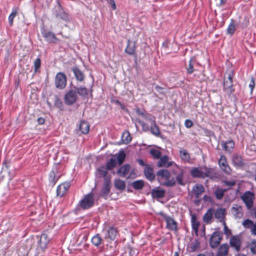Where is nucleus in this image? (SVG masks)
I'll return each mask as SVG.
<instances>
[{"mask_svg":"<svg viewBox=\"0 0 256 256\" xmlns=\"http://www.w3.org/2000/svg\"><path fill=\"white\" fill-rule=\"evenodd\" d=\"M114 185L116 189L120 190H123L126 188V184L124 182L120 179L115 180Z\"/></svg>","mask_w":256,"mask_h":256,"instance_id":"nucleus-42","label":"nucleus"},{"mask_svg":"<svg viewBox=\"0 0 256 256\" xmlns=\"http://www.w3.org/2000/svg\"><path fill=\"white\" fill-rule=\"evenodd\" d=\"M18 8H14L12 9V12L8 16V22L10 26H12L13 24V20L14 17L18 14Z\"/></svg>","mask_w":256,"mask_h":256,"instance_id":"nucleus-47","label":"nucleus"},{"mask_svg":"<svg viewBox=\"0 0 256 256\" xmlns=\"http://www.w3.org/2000/svg\"><path fill=\"white\" fill-rule=\"evenodd\" d=\"M70 186L69 182H65L60 184L56 188V195L58 196L62 197L66 192Z\"/></svg>","mask_w":256,"mask_h":256,"instance_id":"nucleus-16","label":"nucleus"},{"mask_svg":"<svg viewBox=\"0 0 256 256\" xmlns=\"http://www.w3.org/2000/svg\"><path fill=\"white\" fill-rule=\"evenodd\" d=\"M149 153L152 155L154 159H159L162 156L161 152L156 148L150 149Z\"/></svg>","mask_w":256,"mask_h":256,"instance_id":"nucleus-45","label":"nucleus"},{"mask_svg":"<svg viewBox=\"0 0 256 256\" xmlns=\"http://www.w3.org/2000/svg\"><path fill=\"white\" fill-rule=\"evenodd\" d=\"M223 234L218 231L214 232L210 240V244L212 248H216L222 239Z\"/></svg>","mask_w":256,"mask_h":256,"instance_id":"nucleus-10","label":"nucleus"},{"mask_svg":"<svg viewBox=\"0 0 256 256\" xmlns=\"http://www.w3.org/2000/svg\"><path fill=\"white\" fill-rule=\"evenodd\" d=\"M152 196L154 198H162L164 196L165 191L164 190L154 188L152 190Z\"/></svg>","mask_w":256,"mask_h":256,"instance_id":"nucleus-36","label":"nucleus"},{"mask_svg":"<svg viewBox=\"0 0 256 256\" xmlns=\"http://www.w3.org/2000/svg\"><path fill=\"white\" fill-rule=\"evenodd\" d=\"M156 175L158 177H160L162 178L168 180L170 176V172L166 169L159 170L156 172Z\"/></svg>","mask_w":256,"mask_h":256,"instance_id":"nucleus-40","label":"nucleus"},{"mask_svg":"<svg viewBox=\"0 0 256 256\" xmlns=\"http://www.w3.org/2000/svg\"><path fill=\"white\" fill-rule=\"evenodd\" d=\"M146 120L148 121L150 124L154 123L156 122V118L152 114H148V112L146 113L144 118Z\"/></svg>","mask_w":256,"mask_h":256,"instance_id":"nucleus-54","label":"nucleus"},{"mask_svg":"<svg viewBox=\"0 0 256 256\" xmlns=\"http://www.w3.org/2000/svg\"><path fill=\"white\" fill-rule=\"evenodd\" d=\"M226 216V210L223 208H218L214 212V217L220 222H225L224 218Z\"/></svg>","mask_w":256,"mask_h":256,"instance_id":"nucleus-27","label":"nucleus"},{"mask_svg":"<svg viewBox=\"0 0 256 256\" xmlns=\"http://www.w3.org/2000/svg\"><path fill=\"white\" fill-rule=\"evenodd\" d=\"M241 198L245 204L248 209L250 210L252 207L254 199V192L250 191H246L241 196Z\"/></svg>","mask_w":256,"mask_h":256,"instance_id":"nucleus-9","label":"nucleus"},{"mask_svg":"<svg viewBox=\"0 0 256 256\" xmlns=\"http://www.w3.org/2000/svg\"><path fill=\"white\" fill-rule=\"evenodd\" d=\"M228 246L227 244H222L218 248L216 256H226L228 252Z\"/></svg>","mask_w":256,"mask_h":256,"instance_id":"nucleus-33","label":"nucleus"},{"mask_svg":"<svg viewBox=\"0 0 256 256\" xmlns=\"http://www.w3.org/2000/svg\"><path fill=\"white\" fill-rule=\"evenodd\" d=\"M232 162L234 165L238 168H241L244 166V162L240 156L234 154L232 157Z\"/></svg>","mask_w":256,"mask_h":256,"instance_id":"nucleus-23","label":"nucleus"},{"mask_svg":"<svg viewBox=\"0 0 256 256\" xmlns=\"http://www.w3.org/2000/svg\"><path fill=\"white\" fill-rule=\"evenodd\" d=\"M132 186L135 190H141L144 186V181L142 180H136L132 182Z\"/></svg>","mask_w":256,"mask_h":256,"instance_id":"nucleus-46","label":"nucleus"},{"mask_svg":"<svg viewBox=\"0 0 256 256\" xmlns=\"http://www.w3.org/2000/svg\"><path fill=\"white\" fill-rule=\"evenodd\" d=\"M94 205V194L92 192L85 195L83 198L80 201L78 206L83 210L92 208Z\"/></svg>","mask_w":256,"mask_h":256,"instance_id":"nucleus-2","label":"nucleus"},{"mask_svg":"<svg viewBox=\"0 0 256 256\" xmlns=\"http://www.w3.org/2000/svg\"><path fill=\"white\" fill-rule=\"evenodd\" d=\"M218 164L221 170L228 174H230L231 169L228 164L226 158L224 155H222L218 160Z\"/></svg>","mask_w":256,"mask_h":256,"instance_id":"nucleus-14","label":"nucleus"},{"mask_svg":"<svg viewBox=\"0 0 256 256\" xmlns=\"http://www.w3.org/2000/svg\"><path fill=\"white\" fill-rule=\"evenodd\" d=\"M108 170L104 166H100L97 170L98 177H102L104 178V179L106 178H110V180H111V176H108Z\"/></svg>","mask_w":256,"mask_h":256,"instance_id":"nucleus-29","label":"nucleus"},{"mask_svg":"<svg viewBox=\"0 0 256 256\" xmlns=\"http://www.w3.org/2000/svg\"><path fill=\"white\" fill-rule=\"evenodd\" d=\"M67 79L66 74L62 72L57 73L55 77L54 84L57 88L62 90L66 85Z\"/></svg>","mask_w":256,"mask_h":256,"instance_id":"nucleus-6","label":"nucleus"},{"mask_svg":"<svg viewBox=\"0 0 256 256\" xmlns=\"http://www.w3.org/2000/svg\"><path fill=\"white\" fill-rule=\"evenodd\" d=\"M204 168V178L208 177L212 178L214 176L216 173L213 168H208L206 166L203 167Z\"/></svg>","mask_w":256,"mask_h":256,"instance_id":"nucleus-37","label":"nucleus"},{"mask_svg":"<svg viewBox=\"0 0 256 256\" xmlns=\"http://www.w3.org/2000/svg\"><path fill=\"white\" fill-rule=\"evenodd\" d=\"M248 248H250L251 252L252 254H256V240H252L250 243L248 244Z\"/></svg>","mask_w":256,"mask_h":256,"instance_id":"nucleus-52","label":"nucleus"},{"mask_svg":"<svg viewBox=\"0 0 256 256\" xmlns=\"http://www.w3.org/2000/svg\"><path fill=\"white\" fill-rule=\"evenodd\" d=\"M191 222L192 228L196 234L198 236L200 222L197 220L196 217L194 214H193L192 216Z\"/></svg>","mask_w":256,"mask_h":256,"instance_id":"nucleus-32","label":"nucleus"},{"mask_svg":"<svg viewBox=\"0 0 256 256\" xmlns=\"http://www.w3.org/2000/svg\"><path fill=\"white\" fill-rule=\"evenodd\" d=\"M169 158L168 156L164 155L161 156L159 158L158 161L157 162V166L158 168H169L170 166H172L174 164L175 165L177 168H179L174 162L171 161L168 162Z\"/></svg>","mask_w":256,"mask_h":256,"instance_id":"nucleus-11","label":"nucleus"},{"mask_svg":"<svg viewBox=\"0 0 256 256\" xmlns=\"http://www.w3.org/2000/svg\"><path fill=\"white\" fill-rule=\"evenodd\" d=\"M34 72L36 73L41 66V60L40 58H38L36 59L34 62Z\"/></svg>","mask_w":256,"mask_h":256,"instance_id":"nucleus-53","label":"nucleus"},{"mask_svg":"<svg viewBox=\"0 0 256 256\" xmlns=\"http://www.w3.org/2000/svg\"><path fill=\"white\" fill-rule=\"evenodd\" d=\"M190 174L194 178H204V168L202 167L193 168L190 170Z\"/></svg>","mask_w":256,"mask_h":256,"instance_id":"nucleus-21","label":"nucleus"},{"mask_svg":"<svg viewBox=\"0 0 256 256\" xmlns=\"http://www.w3.org/2000/svg\"><path fill=\"white\" fill-rule=\"evenodd\" d=\"M192 192L194 194V197L198 198L204 192V188L202 184H195L192 188Z\"/></svg>","mask_w":256,"mask_h":256,"instance_id":"nucleus-22","label":"nucleus"},{"mask_svg":"<svg viewBox=\"0 0 256 256\" xmlns=\"http://www.w3.org/2000/svg\"><path fill=\"white\" fill-rule=\"evenodd\" d=\"M184 174V170L180 169V173H178L176 176V180L180 186L185 185V183L183 181Z\"/></svg>","mask_w":256,"mask_h":256,"instance_id":"nucleus-48","label":"nucleus"},{"mask_svg":"<svg viewBox=\"0 0 256 256\" xmlns=\"http://www.w3.org/2000/svg\"><path fill=\"white\" fill-rule=\"evenodd\" d=\"M166 181L164 182L163 184V185L166 186H173L176 184V181L174 180V178H172L171 180H170L169 178L168 180H166Z\"/></svg>","mask_w":256,"mask_h":256,"instance_id":"nucleus-57","label":"nucleus"},{"mask_svg":"<svg viewBox=\"0 0 256 256\" xmlns=\"http://www.w3.org/2000/svg\"><path fill=\"white\" fill-rule=\"evenodd\" d=\"M200 246V244L198 240H196L194 242L191 244L190 248L192 252L196 251Z\"/></svg>","mask_w":256,"mask_h":256,"instance_id":"nucleus-58","label":"nucleus"},{"mask_svg":"<svg viewBox=\"0 0 256 256\" xmlns=\"http://www.w3.org/2000/svg\"><path fill=\"white\" fill-rule=\"evenodd\" d=\"M73 88L76 92V94H78L80 96L86 97L88 94V89L85 86L76 87L73 86Z\"/></svg>","mask_w":256,"mask_h":256,"instance_id":"nucleus-31","label":"nucleus"},{"mask_svg":"<svg viewBox=\"0 0 256 256\" xmlns=\"http://www.w3.org/2000/svg\"><path fill=\"white\" fill-rule=\"evenodd\" d=\"M243 226L246 229H250L252 234L256 236V222L250 220L246 219L242 222Z\"/></svg>","mask_w":256,"mask_h":256,"instance_id":"nucleus-15","label":"nucleus"},{"mask_svg":"<svg viewBox=\"0 0 256 256\" xmlns=\"http://www.w3.org/2000/svg\"><path fill=\"white\" fill-rule=\"evenodd\" d=\"M200 66V64L196 61L195 57L192 58L188 65H186V69L188 74H192L193 72L198 70V68Z\"/></svg>","mask_w":256,"mask_h":256,"instance_id":"nucleus-12","label":"nucleus"},{"mask_svg":"<svg viewBox=\"0 0 256 256\" xmlns=\"http://www.w3.org/2000/svg\"><path fill=\"white\" fill-rule=\"evenodd\" d=\"M111 188V180L110 178H104V184L101 189L100 196L102 197H106Z\"/></svg>","mask_w":256,"mask_h":256,"instance_id":"nucleus-13","label":"nucleus"},{"mask_svg":"<svg viewBox=\"0 0 256 256\" xmlns=\"http://www.w3.org/2000/svg\"><path fill=\"white\" fill-rule=\"evenodd\" d=\"M53 14L56 18H60L64 22L70 20V16L64 9L59 2H58V6H56L53 10Z\"/></svg>","mask_w":256,"mask_h":256,"instance_id":"nucleus-3","label":"nucleus"},{"mask_svg":"<svg viewBox=\"0 0 256 256\" xmlns=\"http://www.w3.org/2000/svg\"><path fill=\"white\" fill-rule=\"evenodd\" d=\"M222 224L224 226V234H226L227 236H229L231 235L232 234L231 230L226 226V222H222Z\"/></svg>","mask_w":256,"mask_h":256,"instance_id":"nucleus-61","label":"nucleus"},{"mask_svg":"<svg viewBox=\"0 0 256 256\" xmlns=\"http://www.w3.org/2000/svg\"><path fill=\"white\" fill-rule=\"evenodd\" d=\"M132 140V138L128 132H124L122 136V140L125 144H128Z\"/></svg>","mask_w":256,"mask_h":256,"instance_id":"nucleus-49","label":"nucleus"},{"mask_svg":"<svg viewBox=\"0 0 256 256\" xmlns=\"http://www.w3.org/2000/svg\"><path fill=\"white\" fill-rule=\"evenodd\" d=\"M180 154L181 158L183 160L187 162H188L190 160V156L186 150L184 149L180 151Z\"/></svg>","mask_w":256,"mask_h":256,"instance_id":"nucleus-44","label":"nucleus"},{"mask_svg":"<svg viewBox=\"0 0 256 256\" xmlns=\"http://www.w3.org/2000/svg\"><path fill=\"white\" fill-rule=\"evenodd\" d=\"M230 188L222 189L220 188H217L214 192V194L216 198L218 200H221L223 198L225 192Z\"/></svg>","mask_w":256,"mask_h":256,"instance_id":"nucleus-34","label":"nucleus"},{"mask_svg":"<svg viewBox=\"0 0 256 256\" xmlns=\"http://www.w3.org/2000/svg\"><path fill=\"white\" fill-rule=\"evenodd\" d=\"M130 166L129 164H124L117 171L118 176L121 177H124L130 171Z\"/></svg>","mask_w":256,"mask_h":256,"instance_id":"nucleus-28","label":"nucleus"},{"mask_svg":"<svg viewBox=\"0 0 256 256\" xmlns=\"http://www.w3.org/2000/svg\"><path fill=\"white\" fill-rule=\"evenodd\" d=\"M102 240L99 234H95L91 240V242L94 246L98 247L102 244Z\"/></svg>","mask_w":256,"mask_h":256,"instance_id":"nucleus-41","label":"nucleus"},{"mask_svg":"<svg viewBox=\"0 0 256 256\" xmlns=\"http://www.w3.org/2000/svg\"><path fill=\"white\" fill-rule=\"evenodd\" d=\"M224 183L226 185V186H234L235 184H236V182L233 180V181H224Z\"/></svg>","mask_w":256,"mask_h":256,"instance_id":"nucleus-64","label":"nucleus"},{"mask_svg":"<svg viewBox=\"0 0 256 256\" xmlns=\"http://www.w3.org/2000/svg\"><path fill=\"white\" fill-rule=\"evenodd\" d=\"M221 145L225 151L231 152L234 147V142L232 140L222 141Z\"/></svg>","mask_w":256,"mask_h":256,"instance_id":"nucleus-26","label":"nucleus"},{"mask_svg":"<svg viewBox=\"0 0 256 256\" xmlns=\"http://www.w3.org/2000/svg\"><path fill=\"white\" fill-rule=\"evenodd\" d=\"M43 37L49 43H56L58 40L55 34L51 32L44 31L42 32Z\"/></svg>","mask_w":256,"mask_h":256,"instance_id":"nucleus-20","label":"nucleus"},{"mask_svg":"<svg viewBox=\"0 0 256 256\" xmlns=\"http://www.w3.org/2000/svg\"><path fill=\"white\" fill-rule=\"evenodd\" d=\"M124 51L129 55L134 54L136 52L135 42H132L130 40H127V46Z\"/></svg>","mask_w":256,"mask_h":256,"instance_id":"nucleus-24","label":"nucleus"},{"mask_svg":"<svg viewBox=\"0 0 256 256\" xmlns=\"http://www.w3.org/2000/svg\"><path fill=\"white\" fill-rule=\"evenodd\" d=\"M232 212L236 217H240L242 215V207L240 206H237L236 207H232Z\"/></svg>","mask_w":256,"mask_h":256,"instance_id":"nucleus-51","label":"nucleus"},{"mask_svg":"<svg viewBox=\"0 0 256 256\" xmlns=\"http://www.w3.org/2000/svg\"><path fill=\"white\" fill-rule=\"evenodd\" d=\"M214 212V209L212 208H210L208 209L206 212L205 213L203 216V220L204 221L208 224L210 222L211 219L212 218V215Z\"/></svg>","mask_w":256,"mask_h":256,"instance_id":"nucleus-39","label":"nucleus"},{"mask_svg":"<svg viewBox=\"0 0 256 256\" xmlns=\"http://www.w3.org/2000/svg\"><path fill=\"white\" fill-rule=\"evenodd\" d=\"M78 96L74 89H70L65 94L64 101L68 106H72L77 100Z\"/></svg>","mask_w":256,"mask_h":256,"instance_id":"nucleus-8","label":"nucleus"},{"mask_svg":"<svg viewBox=\"0 0 256 256\" xmlns=\"http://www.w3.org/2000/svg\"><path fill=\"white\" fill-rule=\"evenodd\" d=\"M117 233L118 230L114 226H110L106 230L104 238L106 240H114L116 238Z\"/></svg>","mask_w":256,"mask_h":256,"instance_id":"nucleus-17","label":"nucleus"},{"mask_svg":"<svg viewBox=\"0 0 256 256\" xmlns=\"http://www.w3.org/2000/svg\"><path fill=\"white\" fill-rule=\"evenodd\" d=\"M255 86V80L254 77H252L248 85L249 88L250 89V94L252 93L253 90Z\"/></svg>","mask_w":256,"mask_h":256,"instance_id":"nucleus-60","label":"nucleus"},{"mask_svg":"<svg viewBox=\"0 0 256 256\" xmlns=\"http://www.w3.org/2000/svg\"><path fill=\"white\" fill-rule=\"evenodd\" d=\"M232 78L233 74H230L228 79L224 78V90L228 96L234 92V89L233 88Z\"/></svg>","mask_w":256,"mask_h":256,"instance_id":"nucleus-7","label":"nucleus"},{"mask_svg":"<svg viewBox=\"0 0 256 256\" xmlns=\"http://www.w3.org/2000/svg\"><path fill=\"white\" fill-rule=\"evenodd\" d=\"M126 158V154L123 150H120L118 156L117 161L120 165L122 164Z\"/></svg>","mask_w":256,"mask_h":256,"instance_id":"nucleus-50","label":"nucleus"},{"mask_svg":"<svg viewBox=\"0 0 256 256\" xmlns=\"http://www.w3.org/2000/svg\"><path fill=\"white\" fill-rule=\"evenodd\" d=\"M76 78L79 82H82L84 80L85 76L84 73L80 70L78 66H74L72 68Z\"/></svg>","mask_w":256,"mask_h":256,"instance_id":"nucleus-25","label":"nucleus"},{"mask_svg":"<svg viewBox=\"0 0 256 256\" xmlns=\"http://www.w3.org/2000/svg\"><path fill=\"white\" fill-rule=\"evenodd\" d=\"M193 125L194 123L191 120L188 119L185 120L184 126L186 128H190L193 126Z\"/></svg>","mask_w":256,"mask_h":256,"instance_id":"nucleus-62","label":"nucleus"},{"mask_svg":"<svg viewBox=\"0 0 256 256\" xmlns=\"http://www.w3.org/2000/svg\"><path fill=\"white\" fill-rule=\"evenodd\" d=\"M155 90H156L157 92H158L160 94H164V92L163 91V90H164V88L162 87H161L159 86H155Z\"/></svg>","mask_w":256,"mask_h":256,"instance_id":"nucleus-63","label":"nucleus"},{"mask_svg":"<svg viewBox=\"0 0 256 256\" xmlns=\"http://www.w3.org/2000/svg\"><path fill=\"white\" fill-rule=\"evenodd\" d=\"M79 129L82 134H87L90 130L88 123L84 120H81L79 125Z\"/></svg>","mask_w":256,"mask_h":256,"instance_id":"nucleus-30","label":"nucleus"},{"mask_svg":"<svg viewBox=\"0 0 256 256\" xmlns=\"http://www.w3.org/2000/svg\"><path fill=\"white\" fill-rule=\"evenodd\" d=\"M138 122L142 126V130L143 131H144V132L150 131V128L148 124H146L140 120H139L138 121Z\"/></svg>","mask_w":256,"mask_h":256,"instance_id":"nucleus-56","label":"nucleus"},{"mask_svg":"<svg viewBox=\"0 0 256 256\" xmlns=\"http://www.w3.org/2000/svg\"><path fill=\"white\" fill-rule=\"evenodd\" d=\"M54 106L60 108V110H62L64 108V104L62 100L56 97L54 102Z\"/></svg>","mask_w":256,"mask_h":256,"instance_id":"nucleus-55","label":"nucleus"},{"mask_svg":"<svg viewBox=\"0 0 256 256\" xmlns=\"http://www.w3.org/2000/svg\"><path fill=\"white\" fill-rule=\"evenodd\" d=\"M150 131L152 134L156 136H160V130L158 126L156 124V122L151 124Z\"/></svg>","mask_w":256,"mask_h":256,"instance_id":"nucleus-38","label":"nucleus"},{"mask_svg":"<svg viewBox=\"0 0 256 256\" xmlns=\"http://www.w3.org/2000/svg\"><path fill=\"white\" fill-rule=\"evenodd\" d=\"M144 172L147 180L152 182L154 179L155 174L154 172L153 168L150 165L147 164L144 169Z\"/></svg>","mask_w":256,"mask_h":256,"instance_id":"nucleus-18","label":"nucleus"},{"mask_svg":"<svg viewBox=\"0 0 256 256\" xmlns=\"http://www.w3.org/2000/svg\"><path fill=\"white\" fill-rule=\"evenodd\" d=\"M248 24V21L246 20H244V21L242 22H240L238 24H236L235 22V20L232 18L230 20V22L226 29V34H230L232 36L234 35L236 27L238 28H240L241 29H244L246 28Z\"/></svg>","mask_w":256,"mask_h":256,"instance_id":"nucleus-4","label":"nucleus"},{"mask_svg":"<svg viewBox=\"0 0 256 256\" xmlns=\"http://www.w3.org/2000/svg\"><path fill=\"white\" fill-rule=\"evenodd\" d=\"M116 164L117 162L116 160L114 158H111L109 160L106 162L105 167L108 170H111L116 166Z\"/></svg>","mask_w":256,"mask_h":256,"instance_id":"nucleus-43","label":"nucleus"},{"mask_svg":"<svg viewBox=\"0 0 256 256\" xmlns=\"http://www.w3.org/2000/svg\"><path fill=\"white\" fill-rule=\"evenodd\" d=\"M159 214L165 220L166 224V228L172 231H176L178 230L177 222L174 220L172 218L167 215L166 214L160 212Z\"/></svg>","mask_w":256,"mask_h":256,"instance_id":"nucleus-5","label":"nucleus"},{"mask_svg":"<svg viewBox=\"0 0 256 256\" xmlns=\"http://www.w3.org/2000/svg\"><path fill=\"white\" fill-rule=\"evenodd\" d=\"M230 244L231 247L234 248L237 252L240 248L241 240L237 236H233L230 239Z\"/></svg>","mask_w":256,"mask_h":256,"instance_id":"nucleus-19","label":"nucleus"},{"mask_svg":"<svg viewBox=\"0 0 256 256\" xmlns=\"http://www.w3.org/2000/svg\"><path fill=\"white\" fill-rule=\"evenodd\" d=\"M49 239L46 234H42L39 240L40 246L42 248H46L47 244L49 242Z\"/></svg>","mask_w":256,"mask_h":256,"instance_id":"nucleus-35","label":"nucleus"},{"mask_svg":"<svg viewBox=\"0 0 256 256\" xmlns=\"http://www.w3.org/2000/svg\"><path fill=\"white\" fill-rule=\"evenodd\" d=\"M62 166L59 164H56L49 174L48 181L50 186H54L61 176Z\"/></svg>","mask_w":256,"mask_h":256,"instance_id":"nucleus-1","label":"nucleus"},{"mask_svg":"<svg viewBox=\"0 0 256 256\" xmlns=\"http://www.w3.org/2000/svg\"><path fill=\"white\" fill-rule=\"evenodd\" d=\"M138 254V251L136 248L132 247L129 248V254L130 256H136Z\"/></svg>","mask_w":256,"mask_h":256,"instance_id":"nucleus-59","label":"nucleus"}]
</instances>
